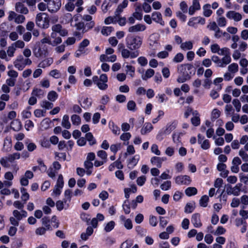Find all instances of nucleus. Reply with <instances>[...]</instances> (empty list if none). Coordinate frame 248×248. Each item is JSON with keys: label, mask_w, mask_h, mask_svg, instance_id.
Returning <instances> with one entry per match:
<instances>
[{"label": "nucleus", "mask_w": 248, "mask_h": 248, "mask_svg": "<svg viewBox=\"0 0 248 248\" xmlns=\"http://www.w3.org/2000/svg\"><path fill=\"white\" fill-rule=\"evenodd\" d=\"M13 216L10 217L9 221L12 225L18 226L19 221L28 216L27 211L24 210H14L12 212Z\"/></svg>", "instance_id": "f257e3e1"}, {"label": "nucleus", "mask_w": 248, "mask_h": 248, "mask_svg": "<svg viewBox=\"0 0 248 248\" xmlns=\"http://www.w3.org/2000/svg\"><path fill=\"white\" fill-rule=\"evenodd\" d=\"M178 72L183 78H191L196 72V69L191 64L181 65L178 67Z\"/></svg>", "instance_id": "f03ea898"}, {"label": "nucleus", "mask_w": 248, "mask_h": 248, "mask_svg": "<svg viewBox=\"0 0 248 248\" xmlns=\"http://www.w3.org/2000/svg\"><path fill=\"white\" fill-rule=\"evenodd\" d=\"M142 38L139 36H130L126 40L127 47L131 50L138 49L142 45Z\"/></svg>", "instance_id": "7ed1b4c3"}, {"label": "nucleus", "mask_w": 248, "mask_h": 248, "mask_svg": "<svg viewBox=\"0 0 248 248\" xmlns=\"http://www.w3.org/2000/svg\"><path fill=\"white\" fill-rule=\"evenodd\" d=\"M36 24L39 27L46 29L49 27V19L48 15L45 13L38 14L36 17Z\"/></svg>", "instance_id": "20e7f679"}, {"label": "nucleus", "mask_w": 248, "mask_h": 248, "mask_svg": "<svg viewBox=\"0 0 248 248\" xmlns=\"http://www.w3.org/2000/svg\"><path fill=\"white\" fill-rule=\"evenodd\" d=\"M241 186L242 184L240 183L236 184L234 186L227 185L226 193L229 195H232L234 196H238L240 195Z\"/></svg>", "instance_id": "39448f33"}, {"label": "nucleus", "mask_w": 248, "mask_h": 248, "mask_svg": "<svg viewBox=\"0 0 248 248\" xmlns=\"http://www.w3.org/2000/svg\"><path fill=\"white\" fill-rule=\"evenodd\" d=\"M33 53L36 57L39 58L43 56H46L47 55V51L40 46V44H36L33 49Z\"/></svg>", "instance_id": "423d86ee"}, {"label": "nucleus", "mask_w": 248, "mask_h": 248, "mask_svg": "<svg viewBox=\"0 0 248 248\" xmlns=\"http://www.w3.org/2000/svg\"><path fill=\"white\" fill-rule=\"evenodd\" d=\"M175 182L179 185H188L191 182V179L187 175H180L175 178Z\"/></svg>", "instance_id": "0eeeda50"}, {"label": "nucleus", "mask_w": 248, "mask_h": 248, "mask_svg": "<svg viewBox=\"0 0 248 248\" xmlns=\"http://www.w3.org/2000/svg\"><path fill=\"white\" fill-rule=\"evenodd\" d=\"M61 6V0H53L49 3L47 7L48 10L53 13L56 12Z\"/></svg>", "instance_id": "6e6552de"}, {"label": "nucleus", "mask_w": 248, "mask_h": 248, "mask_svg": "<svg viewBox=\"0 0 248 248\" xmlns=\"http://www.w3.org/2000/svg\"><path fill=\"white\" fill-rule=\"evenodd\" d=\"M198 142L201 145V148L203 150H208L210 147V143L208 140L204 139V137L202 136L201 134L198 135Z\"/></svg>", "instance_id": "1a4fd4ad"}, {"label": "nucleus", "mask_w": 248, "mask_h": 248, "mask_svg": "<svg viewBox=\"0 0 248 248\" xmlns=\"http://www.w3.org/2000/svg\"><path fill=\"white\" fill-rule=\"evenodd\" d=\"M177 125V122L176 121H172L169 122L165 126L163 127L162 129L168 135H170L171 132L174 130Z\"/></svg>", "instance_id": "9d476101"}, {"label": "nucleus", "mask_w": 248, "mask_h": 248, "mask_svg": "<svg viewBox=\"0 0 248 248\" xmlns=\"http://www.w3.org/2000/svg\"><path fill=\"white\" fill-rule=\"evenodd\" d=\"M191 223L195 228H200L202 224L201 220V216L198 213H195L192 215L191 217Z\"/></svg>", "instance_id": "9b49d317"}, {"label": "nucleus", "mask_w": 248, "mask_h": 248, "mask_svg": "<svg viewBox=\"0 0 248 248\" xmlns=\"http://www.w3.org/2000/svg\"><path fill=\"white\" fill-rule=\"evenodd\" d=\"M93 82L100 90H106L108 87V78H94Z\"/></svg>", "instance_id": "f8f14e48"}, {"label": "nucleus", "mask_w": 248, "mask_h": 248, "mask_svg": "<svg viewBox=\"0 0 248 248\" xmlns=\"http://www.w3.org/2000/svg\"><path fill=\"white\" fill-rule=\"evenodd\" d=\"M226 16L229 19H233L235 21H239L242 19L241 15L233 11L228 12L226 14Z\"/></svg>", "instance_id": "ddd939ff"}, {"label": "nucleus", "mask_w": 248, "mask_h": 248, "mask_svg": "<svg viewBox=\"0 0 248 248\" xmlns=\"http://www.w3.org/2000/svg\"><path fill=\"white\" fill-rule=\"evenodd\" d=\"M15 9L17 12L23 14H27L29 13L28 8L24 6L21 2H18L16 3L15 5Z\"/></svg>", "instance_id": "4468645a"}, {"label": "nucleus", "mask_w": 248, "mask_h": 248, "mask_svg": "<svg viewBox=\"0 0 248 248\" xmlns=\"http://www.w3.org/2000/svg\"><path fill=\"white\" fill-rule=\"evenodd\" d=\"M120 219L123 222L124 227L127 230H131L133 228V224L130 219H126L125 217L121 215L120 217Z\"/></svg>", "instance_id": "2eb2a0df"}, {"label": "nucleus", "mask_w": 248, "mask_h": 248, "mask_svg": "<svg viewBox=\"0 0 248 248\" xmlns=\"http://www.w3.org/2000/svg\"><path fill=\"white\" fill-rule=\"evenodd\" d=\"M146 27L144 25L138 24L135 26L130 27L128 29V31L130 32H136L138 31H142L145 30Z\"/></svg>", "instance_id": "dca6fc26"}, {"label": "nucleus", "mask_w": 248, "mask_h": 248, "mask_svg": "<svg viewBox=\"0 0 248 248\" xmlns=\"http://www.w3.org/2000/svg\"><path fill=\"white\" fill-rule=\"evenodd\" d=\"M153 129V126L150 123H146L141 129L140 133L144 135L150 133Z\"/></svg>", "instance_id": "f3484780"}, {"label": "nucleus", "mask_w": 248, "mask_h": 248, "mask_svg": "<svg viewBox=\"0 0 248 248\" xmlns=\"http://www.w3.org/2000/svg\"><path fill=\"white\" fill-rule=\"evenodd\" d=\"M64 198L63 201L65 205V209H67L69 207V202L71 201V191L70 189H66L64 191Z\"/></svg>", "instance_id": "a211bd4d"}, {"label": "nucleus", "mask_w": 248, "mask_h": 248, "mask_svg": "<svg viewBox=\"0 0 248 248\" xmlns=\"http://www.w3.org/2000/svg\"><path fill=\"white\" fill-rule=\"evenodd\" d=\"M152 19L155 22L159 23L161 25H164V22L162 20V15L159 12H155L152 14Z\"/></svg>", "instance_id": "6ab92c4d"}, {"label": "nucleus", "mask_w": 248, "mask_h": 248, "mask_svg": "<svg viewBox=\"0 0 248 248\" xmlns=\"http://www.w3.org/2000/svg\"><path fill=\"white\" fill-rule=\"evenodd\" d=\"M164 160L163 157L153 156L151 158V163L158 168H161L162 162Z\"/></svg>", "instance_id": "aec40b11"}, {"label": "nucleus", "mask_w": 248, "mask_h": 248, "mask_svg": "<svg viewBox=\"0 0 248 248\" xmlns=\"http://www.w3.org/2000/svg\"><path fill=\"white\" fill-rule=\"evenodd\" d=\"M104 219V216L101 214H97L96 217L93 218L91 221V224L92 227L95 228L97 227L98 221H103Z\"/></svg>", "instance_id": "412c9836"}, {"label": "nucleus", "mask_w": 248, "mask_h": 248, "mask_svg": "<svg viewBox=\"0 0 248 248\" xmlns=\"http://www.w3.org/2000/svg\"><path fill=\"white\" fill-rule=\"evenodd\" d=\"M140 159V155H135L131 159L128 161L127 166L129 168H133L138 163Z\"/></svg>", "instance_id": "4be33fe9"}, {"label": "nucleus", "mask_w": 248, "mask_h": 248, "mask_svg": "<svg viewBox=\"0 0 248 248\" xmlns=\"http://www.w3.org/2000/svg\"><path fill=\"white\" fill-rule=\"evenodd\" d=\"M53 62V60L51 58H47L38 64V67L41 68H45L50 66Z\"/></svg>", "instance_id": "5701e85b"}, {"label": "nucleus", "mask_w": 248, "mask_h": 248, "mask_svg": "<svg viewBox=\"0 0 248 248\" xmlns=\"http://www.w3.org/2000/svg\"><path fill=\"white\" fill-rule=\"evenodd\" d=\"M45 92L40 89L35 88L32 92L31 95L35 96L36 98H41L45 95Z\"/></svg>", "instance_id": "b1692460"}, {"label": "nucleus", "mask_w": 248, "mask_h": 248, "mask_svg": "<svg viewBox=\"0 0 248 248\" xmlns=\"http://www.w3.org/2000/svg\"><path fill=\"white\" fill-rule=\"evenodd\" d=\"M62 125L66 129H69L71 127V124L69 120V116L67 115H64L63 116L62 121Z\"/></svg>", "instance_id": "393cba45"}, {"label": "nucleus", "mask_w": 248, "mask_h": 248, "mask_svg": "<svg viewBox=\"0 0 248 248\" xmlns=\"http://www.w3.org/2000/svg\"><path fill=\"white\" fill-rule=\"evenodd\" d=\"M211 5L210 4H206L203 6V14L205 17L210 16L213 12L210 9Z\"/></svg>", "instance_id": "a878e982"}, {"label": "nucleus", "mask_w": 248, "mask_h": 248, "mask_svg": "<svg viewBox=\"0 0 248 248\" xmlns=\"http://www.w3.org/2000/svg\"><path fill=\"white\" fill-rule=\"evenodd\" d=\"M11 124L12 129L16 131L20 130L22 127L21 123L18 120H15L12 122Z\"/></svg>", "instance_id": "bb28decb"}, {"label": "nucleus", "mask_w": 248, "mask_h": 248, "mask_svg": "<svg viewBox=\"0 0 248 248\" xmlns=\"http://www.w3.org/2000/svg\"><path fill=\"white\" fill-rule=\"evenodd\" d=\"M30 107H27L26 109L23 110L21 112V116L22 119H28L30 118L31 116V113L30 111Z\"/></svg>", "instance_id": "cd10ccee"}, {"label": "nucleus", "mask_w": 248, "mask_h": 248, "mask_svg": "<svg viewBox=\"0 0 248 248\" xmlns=\"http://www.w3.org/2000/svg\"><path fill=\"white\" fill-rule=\"evenodd\" d=\"M193 114L195 116L191 119V123L194 126H198L200 124V119L199 117L198 113L197 111L193 112Z\"/></svg>", "instance_id": "c85d7f7f"}, {"label": "nucleus", "mask_w": 248, "mask_h": 248, "mask_svg": "<svg viewBox=\"0 0 248 248\" xmlns=\"http://www.w3.org/2000/svg\"><path fill=\"white\" fill-rule=\"evenodd\" d=\"M109 126L113 134H114L115 135H119L120 134V128L117 125H116L114 124V123L109 122Z\"/></svg>", "instance_id": "c756f323"}, {"label": "nucleus", "mask_w": 248, "mask_h": 248, "mask_svg": "<svg viewBox=\"0 0 248 248\" xmlns=\"http://www.w3.org/2000/svg\"><path fill=\"white\" fill-rule=\"evenodd\" d=\"M123 67L124 68V71L126 72L127 74H128L131 77L134 76L135 68L133 66L128 65L124 66V65Z\"/></svg>", "instance_id": "7c9ffc66"}, {"label": "nucleus", "mask_w": 248, "mask_h": 248, "mask_svg": "<svg viewBox=\"0 0 248 248\" xmlns=\"http://www.w3.org/2000/svg\"><path fill=\"white\" fill-rule=\"evenodd\" d=\"M185 193L187 196H191L197 193V189L194 187H189L186 189Z\"/></svg>", "instance_id": "2f4dec72"}, {"label": "nucleus", "mask_w": 248, "mask_h": 248, "mask_svg": "<svg viewBox=\"0 0 248 248\" xmlns=\"http://www.w3.org/2000/svg\"><path fill=\"white\" fill-rule=\"evenodd\" d=\"M226 231V229L222 226H218L215 231H211L210 232L215 235H219L224 234Z\"/></svg>", "instance_id": "473e14b6"}, {"label": "nucleus", "mask_w": 248, "mask_h": 248, "mask_svg": "<svg viewBox=\"0 0 248 248\" xmlns=\"http://www.w3.org/2000/svg\"><path fill=\"white\" fill-rule=\"evenodd\" d=\"M71 119L73 124L78 125L80 124L81 119L79 116L73 114L71 116Z\"/></svg>", "instance_id": "72a5a7b5"}, {"label": "nucleus", "mask_w": 248, "mask_h": 248, "mask_svg": "<svg viewBox=\"0 0 248 248\" xmlns=\"http://www.w3.org/2000/svg\"><path fill=\"white\" fill-rule=\"evenodd\" d=\"M58 97V95L57 93L52 91L48 93L47 98L49 101L54 102L57 99Z\"/></svg>", "instance_id": "f704fd0d"}, {"label": "nucleus", "mask_w": 248, "mask_h": 248, "mask_svg": "<svg viewBox=\"0 0 248 248\" xmlns=\"http://www.w3.org/2000/svg\"><path fill=\"white\" fill-rule=\"evenodd\" d=\"M208 201L209 198L207 195L202 196L200 200V204L202 207H207Z\"/></svg>", "instance_id": "c9c22d12"}, {"label": "nucleus", "mask_w": 248, "mask_h": 248, "mask_svg": "<svg viewBox=\"0 0 248 248\" xmlns=\"http://www.w3.org/2000/svg\"><path fill=\"white\" fill-rule=\"evenodd\" d=\"M97 155L98 156L101 160L105 161V162L107 161L108 155L107 153L103 150H100L97 152Z\"/></svg>", "instance_id": "e433bc0d"}, {"label": "nucleus", "mask_w": 248, "mask_h": 248, "mask_svg": "<svg viewBox=\"0 0 248 248\" xmlns=\"http://www.w3.org/2000/svg\"><path fill=\"white\" fill-rule=\"evenodd\" d=\"M231 61L230 55H226L221 60V64H222V66L221 67H223L226 66L228 64H229Z\"/></svg>", "instance_id": "4c0bfd02"}, {"label": "nucleus", "mask_w": 248, "mask_h": 248, "mask_svg": "<svg viewBox=\"0 0 248 248\" xmlns=\"http://www.w3.org/2000/svg\"><path fill=\"white\" fill-rule=\"evenodd\" d=\"M89 44V41L87 39H84L79 44L78 51L82 52L85 47Z\"/></svg>", "instance_id": "58836bf2"}, {"label": "nucleus", "mask_w": 248, "mask_h": 248, "mask_svg": "<svg viewBox=\"0 0 248 248\" xmlns=\"http://www.w3.org/2000/svg\"><path fill=\"white\" fill-rule=\"evenodd\" d=\"M86 139L89 142L91 145H93L96 143L95 139L94 138L93 134L91 132H89L86 134Z\"/></svg>", "instance_id": "ea45409f"}, {"label": "nucleus", "mask_w": 248, "mask_h": 248, "mask_svg": "<svg viewBox=\"0 0 248 248\" xmlns=\"http://www.w3.org/2000/svg\"><path fill=\"white\" fill-rule=\"evenodd\" d=\"M238 154L244 161L248 162V154L246 152L245 150L243 149H240Z\"/></svg>", "instance_id": "a19ab883"}, {"label": "nucleus", "mask_w": 248, "mask_h": 248, "mask_svg": "<svg viewBox=\"0 0 248 248\" xmlns=\"http://www.w3.org/2000/svg\"><path fill=\"white\" fill-rule=\"evenodd\" d=\"M115 222L113 221L108 222L105 226L104 230L106 232H109L112 230L115 226Z\"/></svg>", "instance_id": "79ce46f5"}, {"label": "nucleus", "mask_w": 248, "mask_h": 248, "mask_svg": "<svg viewBox=\"0 0 248 248\" xmlns=\"http://www.w3.org/2000/svg\"><path fill=\"white\" fill-rule=\"evenodd\" d=\"M21 192L22 193L21 199L24 202H26L29 199L30 195L24 188H21Z\"/></svg>", "instance_id": "37998d69"}, {"label": "nucleus", "mask_w": 248, "mask_h": 248, "mask_svg": "<svg viewBox=\"0 0 248 248\" xmlns=\"http://www.w3.org/2000/svg\"><path fill=\"white\" fill-rule=\"evenodd\" d=\"M151 151L152 153L156 155H160L161 152L158 149V146L156 144H153L151 147Z\"/></svg>", "instance_id": "c03bdc74"}, {"label": "nucleus", "mask_w": 248, "mask_h": 248, "mask_svg": "<svg viewBox=\"0 0 248 248\" xmlns=\"http://www.w3.org/2000/svg\"><path fill=\"white\" fill-rule=\"evenodd\" d=\"M181 48L184 50L191 49L193 48V44L191 41L186 42L181 44Z\"/></svg>", "instance_id": "a18cd8bd"}, {"label": "nucleus", "mask_w": 248, "mask_h": 248, "mask_svg": "<svg viewBox=\"0 0 248 248\" xmlns=\"http://www.w3.org/2000/svg\"><path fill=\"white\" fill-rule=\"evenodd\" d=\"M113 31V28L112 27H103L101 31V33L104 35L108 36Z\"/></svg>", "instance_id": "49530a36"}, {"label": "nucleus", "mask_w": 248, "mask_h": 248, "mask_svg": "<svg viewBox=\"0 0 248 248\" xmlns=\"http://www.w3.org/2000/svg\"><path fill=\"white\" fill-rule=\"evenodd\" d=\"M50 120L48 118H45L41 122L40 125L43 129H46L49 126Z\"/></svg>", "instance_id": "de8ad7c7"}, {"label": "nucleus", "mask_w": 248, "mask_h": 248, "mask_svg": "<svg viewBox=\"0 0 248 248\" xmlns=\"http://www.w3.org/2000/svg\"><path fill=\"white\" fill-rule=\"evenodd\" d=\"M92 105V102L88 98H84L81 104V107L87 109L89 108Z\"/></svg>", "instance_id": "09e8293b"}, {"label": "nucleus", "mask_w": 248, "mask_h": 248, "mask_svg": "<svg viewBox=\"0 0 248 248\" xmlns=\"http://www.w3.org/2000/svg\"><path fill=\"white\" fill-rule=\"evenodd\" d=\"M75 26L77 28L78 30H82V33H84L87 31V30L86 29V27H85V24L83 22H79L75 24Z\"/></svg>", "instance_id": "8fccbe9b"}, {"label": "nucleus", "mask_w": 248, "mask_h": 248, "mask_svg": "<svg viewBox=\"0 0 248 248\" xmlns=\"http://www.w3.org/2000/svg\"><path fill=\"white\" fill-rule=\"evenodd\" d=\"M41 106L46 109H49L52 108L53 104L46 100L43 101L41 104Z\"/></svg>", "instance_id": "3c124183"}, {"label": "nucleus", "mask_w": 248, "mask_h": 248, "mask_svg": "<svg viewBox=\"0 0 248 248\" xmlns=\"http://www.w3.org/2000/svg\"><path fill=\"white\" fill-rule=\"evenodd\" d=\"M56 206L57 208V209L61 211L63 209H65V205L64 202V201H61L59 200L56 203Z\"/></svg>", "instance_id": "603ef678"}, {"label": "nucleus", "mask_w": 248, "mask_h": 248, "mask_svg": "<svg viewBox=\"0 0 248 248\" xmlns=\"http://www.w3.org/2000/svg\"><path fill=\"white\" fill-rule=\"evenodd\" d=\"M46 113V110L40 109H36L34 111V114L35 116L38 118L45 116Z\"/></svg>", "instance_id": "864d4df0"}, {"label": "nucleus", "mask_w": 248, "mask_h": 248, "mask_svg": "<svg viewBox=\"0 0 248 248\" xmlns=\"http://www.w3.org/2000/svg\"><path fill=\"white\" fill-rule=\"evenodd\" d=\"M123 210L126 214H128L130 212V207L128 200H125L123 204Z\"/></svg>", "instance_id": "5fc2aeb1"}, {"label": "nucleus", "mask_w": 248, "mask_h": 248, "mask_svg": "<svg viewBox=\"0 0 248 248\" xmlns=\"http://www.w3.org/2000/svg\"><path fill=\"white\" fill-rule=\"evenodd\" d=\"M175 149L174 147L171 146L168 147L165 151V154L168 156H172L174 155Z\"/></svg>", "instance_id": "6e6d98bb"}, {"label": "nucleus", "mask_w": 248, "mask_h": 248, "mask_svg": "<svg viewBox=\"0 0 248 248\" xmlns=\"http://www.w3.org/2000/svg\"><path fill=\"white\" fill-rule=\"evenodd\" d=\"M171 185V182L170 181H167L161 185L160 188L162 190L166 191L170 188Z\"/></svg>", "instance_id": "4d7b16f0"}, {"label": "nucleus", "mask_w": 248, "mask_h": 248, "mask_svg": "<svg viewBox=\"0 0 248 248\" xmlns=\"http://www.w3.org/2000/svg\"><path fill=\"white\" fill-rule=\"evenodd\" d=\"M232 103L235 108L237 112H239L241 108V104L240 101L237 99H235L232 100Z\"/></svg>", "instance_id": "13d9d810"}, {"label": "nucleus", "mask_w": 248, "mask_h": 248, "mask_svg": "<svg viewBox=\"0 0 248 248\" xmlns=\"http://www.w3.org/2000/svg\"><path fill=\"white\" fill-rule=\"evenodd\" d=\"M47 230H48L46 229V228H45L44 227H40L36 229L35 232L37 235H43L46 233V231Z\"/></svg>", "instance_id": "bf43d9fd"}, {"label": "nucleus", "mask_w": 248, "mask_h": 248, "mask_svg": "<svg viewBox=\"0 0 248 248\" xmlns=\"http://www.w3.org/2000/svg\"><path fill=\"white\" fill-rule=\"evenodd\" d=\"M20 158V154L15 153L12 155H9L7 156V159L9 162H12L15 159H17Z\"/></svg>", "instance_id": "052dcab7"}, {"label": "nucleus", "mask_w": 248, "mask_h": 248, "mask_svg": "<svg viewBox=\"0 0 248 248\" xmlns=\"http://www.w3.org/2000/svg\"><path fill=\"white\" fill-rule=\"evenodd\" d=\"M167 135H168L166 134L165 133V132L161 129V130H159V131L156 135V139L159 141H161L164 139V137Z\"/></svg>", "instance_id": "680f3d73"}, {"label": "nucleus", "mask_w": 248, "mask_h": 248, "mask_svg": "<svg viewBox=\"0 0 248 248\" xmlns=\"http://www.w3.org/2000/svg\"><path fill=\"white\" fill-rule=\"evenodd\" d=\"M136 231L138 234L141 236H145L147 232L146 229L142 228L140 226H138L136 227Z\"/></svg>", "instance_id": "e2e57ef3"}, {"label": "nucleus", "mask_w": 248, "mask_h": 248, "mask_svg": "<svg viewBox=\"0 0 248 248\" xmlns=\"http://www.w3.org/2000/svg\"><path fill=\"white\" fill-rule=\"evenodd\" d=\"M121 148V143H117L112 144L110 147V150L111 152L114 153L115 154L117 151L120 150Z\"/></svg>", "instance_id": "0e129e2a"}, {"label": "nucleus", "mask_w": 248, "mask_h": 248, "mask_svg": "<svg viewBox=\"0 0 248 248\" xmlns=\"http://www.w3.org/2000/svg\"><path fill=\"white\" fill-rule=\"evenodd\" d=\"M64 186V181L63 176L62 174H60L57 181L55 186L62 188Z\"/></svg>", "instance_id": "69168bd1"}, {"label": "nucleus", "mask_w": 248, "mask_h": 248, "mask_svg": "<svg viewBox=\"0 0 248 248\" xmlns=\"http://www.w3.org/2000/svg\"><path fill=\"white\" fill-rule=\"evenodd\" d=\"M238 64L235 63H233L230 64L228 66V70L229 71L232 73H236L238 71Z\"/></svg>", "instance_id": "338daca9"}, {"label": "nucleus", "mask_w": 248, "mask_h": 248, "mask_svg": "<svg viewBox=\"0 0 248 248\" xmlns=\"http://www.w3.org/2000/svg\"><path fill=\"white\" fill-rule=\"evenodd\" d=\"M220 111L218 109L215 108L212 111L211 119L214 120L217 119L220 116Z\"/></svg>", "instance_id": "774afa93"}]
</instances>
